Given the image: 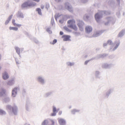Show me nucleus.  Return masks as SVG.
Returning <instances> with one entry per match:
<instances>
[{
  "label": "nucleus",
  "mask_w": 125,
  "mask_h": 125,
  "mask_svg": "<svg viewBox=\"0 0 125 125\" xmlns=\"http://www.w3.org/2000/svg\"><path fill=\"white\" fill-rule=\"evenodd\" d=\"M6 107L7 110L10 115L12 113L14 115H17L18 109L17 106L14 105L12 107L10 105H8Z\"/></svg>",
  "instance_id": "nucleus-1"
},
{
  "label": "nucleus",
  "mask_w": 125,
  "mask_h": 125,
  "mask_svg": "<svg viewBox=\"0 0 125 125\" xmlns=\"http://www.w3.org/2000/svg\"><path fill=\"white\" fill-rule=\"evenodd\" d=\"M110 14L109 11H102L98 13L95 15V17L97 22H98L99 19L101 18L103 15H108Z\"/></svg>",
  "instance_id": "nucleus-2"
},
{
  "label": "nucleus",
  "mask_w": 125,
  "mask_h": 125,
  "mask_svg": "<svg viewBox=\"0 0 125 125\" xmlns=\"http://www.w3.org/2000/svg\"><path fill=\"white\" fill-rule=\"evenodd\" d=\"M114 43L115 44V47L113 48L112 45L113 42L111 40H109L107 42V43L108 44L111 45L110 47L109 50L110 51H114L116 50L118 48L120 44V41H115L114 42Z\"/></svg>",
  "instance_id": "nucleus-3"
},
{
  "label": "nucleus",
  "mask_w": 125,
  "mask_h": 125,
  "mask_svg": "<svg viewBox=\"0 0 125 125\" xmlns=\"http://www.w3.org/2000/svg\"><path fill=\"white\" fill-rule=\"evenodd\" d=\"M36 80L39 83L42 85L44 84L46 82L44 78L42 75L37 76L36 78Z\"/></svg>",
  "instance_id": "nucleus-4"
},
{
  "label": "nucleus",
  "mask_w": 125,
  "mask_h": 125,
  "mask_svg": "<svg viewBox=\"0 0 125 125\" xmlns=\"http://www.w3.org/2000/svg\"><path fill=\"white\" fill-rule=\"evenodd\" d=\"M114 66V65L112 63H111L108 64L105 63L103 64L102 67L103 68L108 69L113 67Z\"/></svg>",
  "instance_id": "nucleus-5"
},
{
  "label": "nucleus",
  "mask_w": 125,
  "mask_h": 125,
  "mask_svg": "<svg viewBox=\"0 0 125 125\" xmlns=\"http://www.w3.org/2000/svg\"><path fill=\"white\" fill-rule=\"evenodd\" d=\"M77 21V25L79 28L80 30L81 31H83V26L84 25V22L82 20H78Z\"/></svg>",
  "instance_id": "nucleus-6"
},
{
  "label": "nucleus",
  "mask_w": 125,
  "mask_h": 125,
  "mask_svg": "<svg viewBox=\"0 0 125 125\" xmlns=\"http://www.w3.org/2000/svg\"><path fill=\"white\" fill-rule=\"evenodd\" d=\"M15 83V78L14 77L12 78L6 82L7 85L9 86H12Z\"/></svg>",
  "instance_id": "nucleus-7"
},
{
  "label": "nucleus",
  "mask_w": 125,
  "mask_h": 125,
  "mask_svg": "<svg viewBox=\"0 0 125 125\" xmlns=\"http://www.w3.org/2000/svg\"><path fill=\"white\" fill-rule=\"evenodd\" d=\"M113 91V89H108L107 91L103 95L105 98H108L110 95Z\"/></svg>",
  "instance_id": "nucleus-8"
},
{
  "label": "nucleus",
  "mask_w": 125,
  "mask_h": 125,
  "mask_svg": "<svg viewBox=\"0 0 125 125\" xmlns=\"http://www.w3.org/2000/svg\"><path fill=\"white\" fill-rule=\"evenodd\" d=\"M106 20L107 21L104 22V24L106 25H108L110 22L112 23H113L115 21V19L112 17H108L106 19Z\"/></svg>",
  "instance_id": "nucleus-9"
},
{
  "label": "nucleus",
  "mask_w": 125,
  "mask_h": 125,
  "mask_svg": "<svg viewBox=\"0 0 125 125\" xmlns=\"http://www.w3.org/2000/svg\"><path fill=\"white\" fill-rule=\"evenodd\" d=\"M65 8L71 12H73V9L71 5L68 3H66L65 4Z\"/></svg>",
  "instance_id": "nucleus-10"
},
{
  "label": "nucleus",
  "mask_w": 125,
  "mask_h": 125,
  "mask_svg": "<svg viewBox=\"0 0 125 125\" xmlns=\"http://www.w3.org/2000/svg\"><path fill=\"white\" fill-rule=\"evenodd\" d=\"M19 88L18 87H16L14 88L12 92V96L13 97H15L17 94V91L19 90Z\"/></svg>",
  "instance_id": "nucleus-11"
},
{
  "label": "nucleus",
  "mask_w": 125,
  "mask_h": 125,
  "mask_svg": "<svg viewBox=\"0 0 125 125\" xmlns=\"http://www.w3.org/2000/svg\"><path fill=\"white\" fill-rule=\"evenodd\" d=\"M2 78L5 80L8 79L9 76L8 73L6 71H4L2 73Z\"/></svg>",
  "instance_id": "nucleus-12"
},
{
  "label": "nucleus",
  "mask_w": 125,
  "mask_h": 125,
  "mask_svg": "<svg viewBox=\"0 0 125 125\" xmlns=\"http://www.w3.org/2000/svg\"><path fill=\"white\" fill-rule=\"evenodd\" d=\"M108 55V54L105 53L100 54L97 55L93 59H97L100 58H103Z\"/></svg>",
  "instance_id": "nucleus-13"
},
{
  "label": "nucleus",
  "mask_w": 125,
  "mask_h": 125,
  "mask_svg": "<svg viewBox=\"0 0 125 125\" xmlns=\"http://www.w3.org/2000/svg\"><path fill=\"white\" fill-rule=\"evenodd\" d=\"M104 31L103 30L101 31H97L94 32L93 34V36L94 37H96L101 35Z\"/></svg>",
  "instance_id": "nucleus-14"
},
{
  "label": "nucleus",
  "mask_w": 125,
  "mask_h": 125,
  "mask_svg": "<svg viewBox=\"0 0 125 125\" xmlns=\"http://www.w3.org/2000/svg\"><path fill=\"white\" fill-rule=\"evenodd\" d=\"M58 120L60 125H65L66 124V121L65 119L62 118H59Z\"/></svg>",
  "instance_id": "nucleus-15"
},
{
  "label": "nucleus",
  "mask_w": 125,
  "mask_h": 125,
  "mask_svg": "<svg viewBox=\"0 0 125 125\" xmlns=\"http://www.w3.org/2000/svg\"><path fill=\"white\" fill-rule=\"evenodd\" d=\"M71 37L70 36L67 35H64L62 36V38H64L63 40L64 41H71L70 39Z\"/></svg>",
  "instance_id": "nucleus-16"
},
{
  "label": "nucleus",
  "mask_w": 125,
  "mask_h": 125,
  "mask_svg": "<svg viewBox=\"0 0 125 125\" xmlns=\"http://www.w3.org/2000/svg\"><path fill=\"white\" fill-rule=\"evenodd\" d=\"M92 30V28L91 26H87L85 27V31L86 33H89L91 32Z\"/></svg>",
  "instance_id": "nucleus-17"
},
{
  "label": "nucleus",
  "mask_w": 125,
  "mask_h": 125,
  "mask_svg": "<svg viewBox=\"0 0 125 125\" xmlns=\"http://www.w3.org/2000/svg\"><path fill=\"white\" fill-rule=\"evenodd\" d=\"M17 16L18 18H24V16L22 13L20 11H18L17 14Z\"/></svg>",
  "instance_id": "nucleus-18"
},
{
  "label": "nucleus",
  "mask_w": 125,
  "mask_h": 125,
  "mask_svg": "<svg viewBox=\"0 0 125 125\" xmlns=\"http://www.w3.org/2000/svg\"><path fill=\"white\" fill-rule=\"evenodd\" d=\"M31 106V104L30 102L29 101H27L26 105V110L27 111H29Z\"/></svg>",
  "instance_id": "nucleus-19"
},
{
  "label": "nucleus",
  "mask_w": 125,
  "mask_h": 125,
  "mask_svg": "<svg viewBox=\"0 0 125 125\" xmlns=\"http://www.w3.org/2000/svg\"><path fill=\"white\" fill-rule=\"evenodd\" d=\"M125 29H123L119 33L118 35L119 37H123L125 34Z\"/></svg>",
  "instance_id": "nucleus-20"
},
{
  "label": "nucleus",
  "mask_w": 125,
  "mask_h": 125,
  "mask_svg": "<svg viewBox=\"0 0 125 125\" xmlns=\"http://www.w3.org/2000/svg\"><path fill=\"white\" fill-rule=\"evenodd\" d=\"M95 77L97 78L100 79L101 76L100 75V72L98 71H96L95 73Z\"/></svg>",
  "instance_id": "nucleus-21"
},
{
  "label": "nucleus",
  "mask_w": 125,
  "mask_h": 125,
  "mask_svg": "<svg viewBox=\"0 0 125 125\" xmlns=\"http://www.w3.org/2000/svg\"><path fill=\"white\" fill-rule=\"evenodd\" d=\"M28 7H29V1H27L25 2L21 5V7L22 9H24Z\"/></svg>",
  "instance_id": "nucleus-22"
},
{
  "label": "nucleus",
  "mask_w": 125,
  "mask_h": 125,
  "mask_svg": "<svg viewBox=\"0 0 125 125\" xmlns=\"http://www.w3.org/2000/svg\"><path fill=\"white\" fill-rule=\"evenodd\" d=\"M66 64L67 66L71 67L74 66L75 63L73 62H71L70 61H68L66 62Z\"/></svg>",
  "instance_id": "nucleus-23"
},
{
  "label": "nucleus",
  "mask_w": 125,
  "mask_h": 125,
  "mask_svg": "<svg viewBox=\"0 0 125 125\" xmlns=\"http://www.w3.org/2000/svg\"><path fill=\"white\" fill-rule=\"evenodd\" d=\"M5 90L3 88L0 89V97L5 94Z\"/></svg>",
  "instance_id": "nucleus-24"
},
{
  "label": "nucleus",
  "mask_w": 125,
  "mask_h": 125,
  "mask_svg": "<svg viewBox=\"0 0 125 125\" xmlns=\"http://www.w3.org/2000/svg\"><path fill=\"white\" fill-rule=\"evenodd\" d=\"M13 16V15H10L8 18L5 21V25H7L11 20Z\"/></svg>",
  "instance_id": "nucleus-25"
},
{
  "label": "nucleus",
  "mask_w": 125,
  "mask_h": 125,
  "mask_svg": "<svg viewBox=\"0 0 125 125\" xmlns=\"http://www.w3.org/2000/svg\"><path fill=\"white\" fill-rule=\"evenodd\" d=\"M69 26L70 27L74 29L75 31H77V30L76 26L73 24H71Z\"/></svg>",
  "instance_id": "nucleus-26"
},
{
  "label": "nucleus",
  "mask_w": 125,
  "mask_h": 125,
  "mask_svg": "<svg viewBox=\"0 0 125 125\" xmlns=\"http://www.w3.org/2000/svg\"><path fill=\"white\" fill-rule=\"evenodd\" d=\"M80 111V110H79L74 109L71 110V113L72 114L74 115L76 113H78Z\"/></svg>",
  "instance_id": "nucleus-27"
},
{
  "label": "nucleus",
  "mask_w": 125,
  "mask_h": 125,
  "mask_svg": "<svg viewBox=\"0 0 125 125\" xmlns=\"http://www.w3.org/2000/svg\"><path fill=\"white\" fill-rule=\"evenodd\" d=\"M28 1H29V7L33 6L36 5V4L35 2H31L29 0H28Z\"/></svg>",
  "instance_id": "nucleus-28"
},
{
  "label": "nucleus",
  "mask_w": 125,
  "mask_h": 125,
  "mask_svg": "<svg viewBox=\"0 0 125 125\" xmlns=\"http://www.w3.org/2000/svg\"><path fill=\"white\" fill-rule=\"evenodd\" d=\"M9 29L10 31H17L18 30V29L17 27H9Z\"/></svg>",
  "instance_id": "nucleus-29"
},
{
  "label": "nucleus",
  "mask_w": 125,
  "mask_h": 125,
  "mask_svg": "<svg viewBox=\"0 0 125 125\" xmlns=\"http://www.w3.org/2000/svg\"><path fill=\"white\" fill-rule=\"evenodd\" d=\"M3 101L5 103H7L9 102L10 101V99L9 97H6L4 98Z\"/></svg>",
  "instance_id": "nucleus-30"
},
{
  "label": "nucleus",
  "mask_w": 125,
  "mask_h": 125,
  "mask_svg": "<svg viewBox=\"0 0 125 125\" xmlns=\"http://www.w3.org/2000/svg\"><path fill=\"white\" fill-rule=\"evenodd\" d=\"M6 114V112L3 110L0 109V115H3Z\"/></svg>",
  "instance_id": "nucleus-31"
},
{
  "label": "nucleus",
  "mask_w": 125,
  "mask_h": 125,
  "mask_svg": "<svg viewBox=\"0 0 125 125\" xmlns=\"http://www.w3.org/2000/svg\"><path fill=\"white\" fill-rule=\"evenodd\" d=\"M15 49L16 50L17 53L18 54H20V49L18 47L15 46L14 47Z\"/></svg>",
  "instance_id": "nucleus-32"
},
{
  "label": "nucleus",
  "mask_w": 125,
  "mask_h": 125,
  "mask_svg": "<svg viewBox=\"0 0 125 125\" xmlns=\"http://www.w3.org/2000/svg\"><path fill=\"white\" fill-rule=\"evenodd\" d=\"M89 15L87 14L85 15L83 17V19L86 21H87L89 18Z\"/></svg>",
  "instance_id": "nucleus-33"
},
{
  "label": "nucleus",
  "mask_w": 125,
  "mask_h": 125,
  "mask_svg": "<svg viewBox=\"0 0 125 125\" xmlns=\"http://www.w3.org/2000/svg\"><path fill=\"white\" fill-rule=\"evenodd\" d=\"M52 94V92H48L44 94V96L45 97H47L50 95H51Z\"/></svg>",
  "instance_id": "nucleus-34"
},
{
  "label": "nucleus",
  "mask_w": 125,
  "mask_h": 125,
  "mask_svg": "<svg viewBox=\"0 0 125 125\" xmlns=\"http://www.w3.org/2000/svg\"><path fill=\"white\" fill-rule=\"evenodd\" d=\"M108 4L112 6L115 4V2L114 0H112L109 1L108 2Z\"/></svg>",
  "instance_id": "nucleus-35"
},
{
  "label": "nucleus",
  "mask_w": 125,
  "mask_h": 125,
  "mask_svg": "<svg viewBox=\"0 0 125 125\" xmlns=\"http://www.w3.org/2000/svg\"><path fill=\"white\" fill-rule=\"evenodd\" d=\"M36 11H37L39 15H42L41 11V10L40 8H37L36 9Z\"/></svg>",
  "instance_id": "nucleus-36"
},
{
  "label": "nucleus",
  "mask_w": 125,
  "mask_h": 125,
  "mask_svg": "<svg viewBox=\"0 0 125 125\" xmlns=\"http://www.w3.org/2000/svg\"><path fill=\"white\" fill-rule=\"evenodd\" d=\"M75 21L74 20H70L68 21L67 22L68 24H73L75 23Z\"/></svg>",
  "instance_id": "nucleus-37"
},
{
  "label": "nucleus",
  "mask_w": 125,
  "mask_h": 125,
  "mask_svg": "<svg viewBox=\"0 0 125 125\" xmlns=\"http://www.w3.org/2000/svg\"><path fill=\"white\" fill-rule=\"evenodd\" d=\"M46 30L47 31L49 34H52V31L51 30V28H47L46 29Z\"/></svg>",
  "instance_id": "nucleus-38"
},
{
  "label": "nucleus",
  "mask_w": 125,
  "mask_h": 125,
  "mask_svg": "<svg viewBox=\"0 0 125 125\" xmlns=\"http://www.w3.org/2000/svg\"><path fill=\"white\" fill-rule=\"evenodd\" d=\"M52 111L53 112H55L57 113L58 112L56 107L54 106H53Z\"/></svg>",
  "instance_id": "nucleus-39"
},
{
  "label": "nucleus",
  "mask_w": 125,
  "mask_h": 125,
  "mask_svg": "<svg viewBox=\"0 0 125 125\" xmlns=\"http://www.w3.org/2000/svg\"><path fill=\"white\" fill-rule=\"evenodd\" d=\"M61 16V15H59L58 14H56L54 16V18L55 20L57 21V19Z\"/></svg>",
  "instance_id": "nucleus-40"
},
{
  "label": "nucleus",
  "mask_w": 125,
  "mask_h": 125,
  "mask_svg": "<svg viewBox=\"0 0 125 125\" xmlns=\"http://www.w3.org/2000/svg\"><path fill=\"white\" fill-rule=\"evenodd\" d=\"M57 42V40L56 39H54L53 41V42H50V43L51 44H54Z\"/></svg>",
  "instance_id": "nucleus-41"
},
{
  "label": "nucleus",
  "mask_w": 125,
  "mask_h": 125,
  "mask_svg": "<svg viewBox=\"0 0 125 125\" xmlns=\"http://www.w3.org/2000/svg\"><path fill=\"white\" fill-rule=\"evenodd\" d=\"M47 120H45L44 121L42 124V125H47Z\"/></svg>",
  "instance_id": "nucleus-42"
},
{
  "label": "nucleus",
  "mask_w": 125,
  "mask_h": 125,
  "mask_svg": "<svg viewBox=\"0 0 125 125\" xmlns=\"http://www.w3.org/2000/svg\"><path fill=\"white\" fill-rule=\"evenodd\" d=\"M64 29L65 30H66V31L70 32L71 31V30L69 29L67 27H64Z\"/></svg>",
  "instance_id": "nucleus-43"
},
{
  "label": "nucleus",
  "mask_w": 125,
  "mask_h": 125,
  "mask_svg": "<svg viewBox=\"0 0 125 125\" xmlns=\"http://www.w3.org/2000/svg\"><path fill=\"white\" fill-rule=\"evenodd\" d=\"M15 19H13L12 20V24L14 26H15L16 24V23H15Z\"/></svg>",
  "instance_id": "nucleus-44"
},
{
  "label": "nucleus",
  "mask_w": 125,
  "mask_h": 125,
  "mask_svg": "<svg viewBox=\"0 0 125 125\" xmlns=\"http://www.w3.org/2000/svg\"><path fill=\"white\" fill-rule=\"evenodd\" d=\"M15 60L17 64H19L20 63V62L18 60L17 58H15Z\"/></svg>",
  "instance_id": "nucleus-45"
},
{
  "label": "nucleus",
  "mask_w": 125,
  "mask_h": 125,
  "mask_svg": "<svg viewBox=\"0 0 125 125\" xmlns=\"http://www.w3.org/2000/svg\"><path fill=\"white\" fill-rule=\"evenodd\" d=\"M51 23L52 25H53V24L54 23V18L53 17L51 18Z\"/></svg>",
  "instance_id": "nucleus-46"
},
{
  "label": "nucleus",
  "mask_w": 125,
  "mask_h": 125,
  "mask_svg": "<svg viewBox=\"0 0 125 125\" xmlns=\"http://www.w3.org/2000/svg\"><path fill=\"white\" fill-rule=\"evenodd\" d=\"M56 112H54L51 113V116H55L56 115Z\"/></svg>",
  "instance_id": "nucleus-47"
},
{
  "label": "nucleus",
  "mask_w": 125,
  "mask_h": 125,
  "mask_svg": "<svg viewBox=\"0 0 125 125\" xmlns=\"http://www.w3.org/2000/svg\"><path fill=\"white\" fill-rule=\"evenodd\" d=\"M75 35L76 36H79L80 34V32H75Z\"/></svg>",
  "instance_id": "nucleus-48"
},
{
  "label": "nucleus",
  "mask_w": 125,
  "mask_h": 125,
  "mask_svg": "<svg viewBox=\"0 0 125 125\" xmlns=\"http://www.w3.org/2000/svg\"><path fill=\"white\" fill-rule=\"evenodd\" d=\"M91 60H87L85 61L84 62V64L85 65H86L88 62H89Z\"/></svg>",
  "instance_id": "nucleus-49"
},
{
  "label": "nucleus",
  "mask_w": 125,
  "mask_h": 125,
  "mask_svg": "<svg viewBox=\"0 0 125 125\" xmlns=\"http://www.w3.org/2000/svg\"><path fill=\"white\" fill-rule=\"evenodd\" d=\"M22 93L23 95L25 94L26 93V91L25 89H23L22 90Z\"/></svg>",
  "instance_id": "nucleus-50"
},
{
  "label": "nucleus",
  "mask_w": 125,
  "mask_h": 125,
  "mask_svg": "<svg viewBox=\"0 0 125 125\" xmlns=\"http://www.w3.org/2000/svg\"><path fill=\"white\" fill-rule=\"evenodd\" d=\"M49 7V3H47L46 4V8L48 9Z\"/></svg>",
  "instance_id": "nucleus-51"
},
{
  "label": "nucleus",
  "mask_w": 125,
  "mask_h": 125,
  "mask_svg": "<svg viewBox=\"0 0 125 125\" xmlns=\"http://www.w3.org/2000/svg\"><path fill=\"white\" fill-rule=\"evenodd\" d=\"M81 1L82 2L85 3L88 0H81Z\"/></svg>",
  "instance_id": "nucleus-52"
},
{
  "label": "nucleus",
  "mask_w": 125,
  "mask_h": 125,
  "mask_svg": "<svg viewBox=\"0 0 125 125\" xmlns=\"http://www.w3.org/2000/svg\"><path fill=\"white\" fill-rule=\"evenodd\" d=\"M21 26V24H16L15 26H17L18 27H20Z\"/></svg>",
  "instance_id": "nucleus-53"
},
{
  "label": "nucleus",
  "mask_w": 125,
  "mask_h": 125,
  "mask_svg": "<svg viewBox=\"0 0 125 125\" xmlns=\"http://www.w3.org/2000/svg\"><path fill=\"white\" fill-rule=\"evenodd\" d=\"M59 22L60 23H63V19H62L60 20H59Z\"/></svg>",
  "instance_id": "nucleus-54"
},
{
  "label": "nucleus",
  "mask_w": 125,
  "mask_h": 125,
  "mask_svg": "<svg viewBox=\"0 0 125 125\" xmlns=\"http://www.w3.org/2000/svg\"><path fill=\"white\" fill-rule=\"evenodd\" d=\"M51 122L52 123V124L51 125H54V121L53 120H51Z\"/></svg>",
  "instance_id": "nucleus-55"
},
{
  "label": "nucleus",
  "mask_w": 125,
  "mask_h": 125,
  "mask_svg": "<svg viewBox=\"0 0 125 125\" xmlns=\"http://www.w3.org/2000/svg\"><path fill=\"white\" fill-rule=\"evenodd\" d=\"M116 15L118 17H119L120 15L119 12L117 13L116 14Z\"/></svg>",
  "instance_id": "nucleus-56"
},
{
  "label": "nucleus",
  "mask_w": 125,
  "mask_h": 125,
  "mask_svg": "<svg viewBox=\"0 0 125 125\" xmlns=\"http://www.w3.org/2000/svg\"><path fill=\"white\" fill-rule=\"evenodd\" d=\"M117 2L118 3V5H119L120 4V0H116Z\"/></svg>",
  "instance_id": "nucleus-57"
},
{
  "label": "nucleus",
  "mask_w": 125,
  "mask_h": 125,
  "mask_svg": "<svg viewBox=\"0 0 125 125\" xmlns=\"http://www.w3.org/2000/svg\"><path fill=\"white\" fill-rule=\"evenodd\" d=\"M44 5H41V8L42 9H43L44 8Z\"/></svg>",
  "instance_id": "nucleus-58"
},
{
  "label": "nucleus",
  "mask_w": 125,
  "mask_h": 125,
  "mask_svg": "<svg viewBox=\"0 0 125 125\" xmlns=\"http://www.w3.org/2000/svg\"><path fill=\"white\" fill-rule=\"evenodd\" d=\"M62 111H60L59 112L58 114L59 115H61L62 114Z\"/></svg>",
  "instance_id": "nucleus-59"
},
{
  "label": "nucleus",
  "mask_w": 125,
  "mask_h": 125,
  "mask_svg": "<svg viewBox=\"0 0 125 125\" xmlns=\"http://www.w3.org/2000/svg\"><path fill=\"white\" fill-rule=\"evenodd\" d=\"M107 45V43H104L103 44V46L104 47H105Z\"/></svg>",
  "instance_id": "nucleus-60"
},
{
  "label": "nucleus",
  "mask_w": 125,
  "mask_h": 125,
  "mask_svg": "<svg viewBox=\"0 0 125 125\" xmlns=\"http://www.w3.org/2000/svg\"><path fill=\"white\" fill-rule=\"evenodd\" d=\"M63 32L62 31H60V34L61 35H62L63 34Z\"/></svg>",
  "instance_id": "nucleus-61"
},
{
  "label": "nucleus",
  "mask_w": 125,
  "mask_h": 125,
  "mask_svg": "<svg viewBox=\"0 0 125 125\" xmlns=\"http://www.w3.org/2000/svg\"><path fill=\"white\" fill-rule=\"evenodd\" d=\"M35 42L37 43H38L39 42L37 40H35Z\"/></svg>",
  "instance_id": "nucleus-62"
},
{
  "label": "nucleus",
  "mask_w": 125,
  "mask_h": 125,
  "mask_svg": "<svg viewBox=\"0 0 125 125\" xmlns=\"http://www.w3.org/2000/svg\"><path fill=\"white\" fill-rule=\"evenodd\" d=\"M33 0L37 2H38L40 1V0Z\"/></svg>",
  "instance_id": "nucleus-63"
},
{
  "label": "nucleus",
  "mask_w": 125,
  "mask_h": 125,
  "mask_svg": "<svg viewBox=\"0 0 125 125\" xmlns=\"http://www.w3.org/2000/svg\"><path fill=\"white\" fill-rule=\"evenodd\" d=\"M55 1L57 2H59L60 1H62V0H55Z\"/></svg>",
  "instance_id": "nucleus-64"
}]
</instances>
